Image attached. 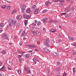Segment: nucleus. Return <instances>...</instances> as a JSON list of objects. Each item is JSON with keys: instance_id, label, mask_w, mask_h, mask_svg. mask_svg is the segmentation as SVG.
Returning a JSON list of instances; mask_svg holds the SVG:
<instances>
[{"instance_id": "f257e3e1", "label": "nucleus", "mask_w": 76, "mask_h": 76, "mask_svg": "<svg viewBox=\"0 0 76 76\" xmlns=\"http://www.w3.org/2000/svg\"><path fill=\"white\" fill-rule=\"evenodd\" d=\"M9 24L10 26H12L13 25L14 26H16L17 24L16 20L15 19H12L9 22Z\"/></svg>"}, {"instance_id": "f03ea898", "label": "nucleus", "mask_w": 76, "mask_h": 76, "mask_svg": "<svg viewBox=\"0 0 76 76\" xmlns=\"http://www.w3.org/2000/svg\"><path fill=\"white\" fill-rule=\"evenodd\" d=\"M31 31L35 34H38L39 33V32L38 31H37V29H31Z\"/></svg>"}, {"instance_id": "7ed1b4c3", "label": "nucleus", "mask_w": 76, "mask_h": 76, "mask_svg": "<svg viewBox=\"0 0 76 76\" xmlns=\"http://www.w3.org/2000/svg\"><path fill=\"white\" fill-rule=\"evenodd\" d=\"M3 39H6L7 38V34L6 33H4L1 35Z\"/></svg>"}, {"instance_id": "20e7f679", "label": "nucleus", "mask_w": 76, "mask_h": 76, "mask_svg": "<svg viewBox=\"0 0 76 76\" xmlns=\"http://www.w3.org/2000/svg\"><path fill=\"white\" fill-rule=\"evenodd\" d=\"M16 18L17 19L19 20H20L22 18L21 15H17L16 17Z\"/></svg>"}, {"instance_id": "39448f33", "label": "nucleus", "mask_w": 76, "mask_h": 76, "mask_svg": "<svg viewBox=\"0 0 76 76\" xmlns=\"http://www.w3.org/2000/svg\"><path fill=\"white\" fill-rule=\"evenodd\" d=\"M26 13H32V12L30 8H28L27 9V10L26 11Z\"/></svg>"}, {"instance_id": "423d86ee", "label": "nucleus", "mask_w": 76, "mask_h": 76, "mask_svg": "<svg viewBox=\"0 0 76 76\" xmlns=\"http://www.w3.org/2000/svg\"><path fill=\"white\" fill-rule=\"evenodd\" d=\"M26 9V6L25 5H22V6L21 7V9L22 10V12H23V10H24L25 9Z\"/></svg>"}, {"instance_id": "0eeeda50", "label": "nucleus", "mask_w": 76, "mask_h": 76, "mask_svg": "<svg viewBox=\"0 0 76 76\" xmlns=\"http://www.w3.org/2000/svg\"><path fill=\"white\" fill-rule=\"evenodd\" d=\"M44 50L45 52H46L47 53H50V50H48V49L47 48H45Z\"/></svg>"}, {"instance_id": "6e6552de", "label": "nucleus", "mask_w": 76, "mask_h": 76, "mask_svg": "<svg viewBox=\"0 0 76 76\" xmlns=\"http://www.w3.org/2000/svg\"><path fill=\"white\" fill-rule=\"evenodd\" d=\"M23 18L24 19H28L29 18V15H23Z\"/></svg>"}, {"instance_id": "1a4fd4ad", "label": "nucleus", "mask_w": 76, "mask_h": 76, "mask_svg": "<svg viewBox=\"0 0 76 76\" xmlns=\"http://www.w3.org/2000/svg\"><path fill=\"white\" fill-rule=\"evenodd\" d=\"M38 9L36 8L35 9V10L33 12V13L34 14L37 15L38 13Z\"/></svg>"}, {"instance_id": "9d476101", "label": "nucleus", "mask_w": 76, "mask_h": 76, "mask_svg": "<svg viewBox=\"0 0 76 76\" xmlns=\"http://www.w3.org/2000/svg\"><path fill=\"white\" fill-rule=\"evenodd\" d=\"M5 69V67L4 66L1 68H0V71H1V72H4Z\"/></svg>"}, {"instance_id": "9b49d317", "label": "nucleus", "mask_w": 76, "mask_h": 76, "mask_svg": "<svg viewBox=\"0 0 76 76\" xmlns=\"http://www.w3.org/2000/svg\"><path fill=\"white\" fill-rule=\"evenodd\" d=\"M70 10V7H69L66 8L65 10L66 12H69V10Z\"/></svg>"}, {"instance_id": "f8f14e48", "label": "nucleus", "mask_w": 76, "mask_h": 76, "mask_svg": "<svg viewBox=\"0 0 76 76\" xmlns=\"http://www.w3.org/2000/svg\"><path fill=\"white\" fill-rule=\"evenodd\" d=\"M30 35L32 36V37H35V33H34L33 32H31L30 33Z\"/></svg>"}, {"instance_id": "ddd939ff", "label": "nucleus", "mask_w": 76, "mask_h": 76, "mask_svg": "<svg viewBox=\"0 0 76 76\" xmlns=\"http://www.w3.org/2000/svg\"><path fill=\"white\" fill-rule=\"evenodd\" d=\"M4 27L3 23H1L0 24V29H2Z\"/></svg>"}, {"instance_id": "4468645a", "label": "nucleus", "mask_w": 76, "mask_h": 76, "mask_svg": "<svg viewBox=\"0 0 76 76\" xmlns=\"http://www.w3.org/2000/svg\"><path fill=\"white\" fill-rule=\"evenodd\" d=\"M6 6L5 5H2L1 6V8L2 9H6Z\"/></svg>"}, {"instance_id": "2eb2a0df", "label": "nucleus", "mask_w": 76, "mask_h": 76, "mask_svg": "<svg viewBox=\"0 0 76 76\" xmlns=\"http://www.w3.org/2000/svg\"><path fill=\"white\" fill-rule=\"evenodd\" d=\"M18 52L19 54H22V53H23V55H24V54H25V52L23 53L22 52V51H21L20 50H18Z\"/></svg>"}, {"instance_id": "dca6fc26", "label": "nucleus", "mask_w": 76, "mask_h": 76, "mask_svg": "<svg viewBox=\"0 0 76 76\" xmlns=\"http://www.w3.org/2000/svg\"><path fill=\"white\" fill-rule=\"evenodd\" d=\"M53 55L54 56H56L57 57L59 56V55H58L57 53L55 52L53 53Z\"/></svg>"}, {"instance_id": "f3484780", "label": "nucleus", "mask_w": 76, "mask_h": 76, "mask_svg": "<svg viewBox=\"0 0 76 76\" xmlns=\"http://www.w3.org/2000/svg\"><path fill=\"white\" fill-rule=\"evenodd\" d=\"M43 20L44 22H46V21L47 20V18L46 17H45L43 19Z\"/></svg>"}, {"instance_id": "a211bd4d", "label": "nucleus", "mask_w": 76, "mask_h": 76, "mask_svg": "<svg viewBox=\"0 0 76 76\" xmlns=\"http://www.w3.org/2000/svg\"><path fill=\"white\" fill-rule=\"evenodd\" d=\"M24 56L26 58H29V54H28V55L27 54H24Z\"/></svg>"}, {"instance_id": "6ab92c4d", "label": "nucleus", "mask_w": 76, "mask_h": 76, "mask_svg": "<svg viewBox=\"0 0 76 76\" xmlns=\"http://www.w3.org/2000/svg\"><path fill=\"white\" fill-rule=\"evenodd\" d=\"M51 31L52 32L54 33V32H56V29H51Z\"/></svg>"}, {"instance_id": "aec40b11", "label": "nucleus", "mask_w": 76, "mask_h": 76, "mask_svg": "<svg viewBox=\"0 0 76 76\" xmlns=\"http://www.w3.org/2000/svg\"><path fill=\"white\" fill-rule=\"evenodd\" d=\"M31 47H32L33 48H35L37 47V46L34 45H31Z\"/></svg>"}, {"instance_id": "412c9836", "label": "nucleus", "mask_w": 76, "mask_h": 76, "mask_svg": "<svg viewBox=\"0 0 76 76\" xmlns=\"http://www.w3.org/2000/svg\"><path fill=\"white\" fill-rule=\"evenodd\" d=\"M6 53V50H4L1 51V53H2L3 54H5Z\"/></svg>"}, {"instance_id": "4be33fe9", "label": "nucleus", "mask_w": 76, "mask_h": 76, "mask_svg": "<svg viewBox=\"0 0 76 76\" xmlns=\"http://www.w3.org/2000/svg\"><path fill=\"white\" fill-rule=\"evenodd\" d=\"M53 22H54V21L53 20L51 19L49 20V23H53Z\"/></svg>"}, {"instance_id": "5701e85b", "label": "nucleus", "mask_w": 76, "mask_h": 76, "mask_svg": "<svg viewBox=\"0 0 76 76\" xmlns=\"http://www.w3.org/2000/svg\"><path fill=\"white\" fill-rule=\"evenodd\" d=\"M50 39H47L46 40V43H49V42H50Z\"/></svg>"}, {"instance_id": "b1692460", "label": "nucleus", "mask_w": 76, "mask_h": 76, "mask_svg": "<svg viewBox=\"0 0 76 76\" xmlns=\"http://www.w3.org/2000/svg\"><path fill=\"white\" fill-rule=\"evenodd\" d=\"M48 11V10H45L42 12V13H44L47 12Z\"/></svg>"}, {"instance_id": "393cba45", "label": "nucleus", "mask_w": 76, "mask_h": 76, "mask_svg": "<svg viewBox=\"0 0 76 76\" xmlns=\"http://www.w3.org/2000/svg\"><path fill=\"white\" fill-rule=\"evenodd\" d=\"M24 23H25V25L26 26V25H27L28 24V20H25L24 21Z\"/></svg>"}, {"instance_id": "a878e982", "label": "nucleus", "mask_w": 76, "mask_h": 76, "mask_svg": "<svg viewBox=\"0 0 76 76\" xmlns=\"http://www.w3.org/2000/svg\"><path fill=\"white\" fill-rule=\"evenodd\" d=\"M47 72H48V76L50 75V70L48 69H47Z\"/></svg>"}, {"instance_id": "bb28decb", "label": "nucleus", "mask_w": 76, "mask_h": 76, "mask_svg": "<svg viewBox=\"0 0 76 76\" xmlns=\"http://www.w3.org/2000/svg\"><path fill=\"white\" fill-rule=\"evenodd\" d=\"M25 70L26 71H27L29 70V68L27 66H26L25 67Z\"/></svg>"}, {"instance_id": "cd10ccee", "label": "nucleus", "mask_w": 76, "mask_h": 76, "mask_svg": "<svg viewBox=\"0 0 76 76\" xmlns=\"http://www.w3.org/2000/svg\"><path fill=\"white\" fill-rule=\"evenodd\" d=\"M11 8H12V7L11 6H9L7 7V9L8 10H10Z\"/></svg>"}, {"instance_id": "c85d7f7f", "label": "nucleus", "mask_w": 76, "mask_h": 76, "mask_svg": "<svg viewBox=\"0 0 76 76\" xmlns=\"http://www.w3.org/2000/svg\"><path fill=\"white\" fill-rule=\"evenodd\" d=\"M72 55L75 56V55H76V51H74L72 53Z\"/></svg>"}, {"instance_id": "c756f323", "label": "nucleus", "mask_w": 76, "mask_h": 76, "mask_svg": "<svg viewBox=\"0 0 76 76\" xmlns=\"http://www.w3.org/2000/svg\"><path fill=\"white\" fill-rule=\"evenodd\" d=\"M60 0H53V2H58V1H59Z\"/></svg>"}, {"instance_id": "7c9ffc66", "label": "nucleus", "mask_w": 76, "mask_h": 76, "mask_svg": "<svg viewBox=\"0 0 76 76\" xmlns=\"http://www.w3.org/2000/svg\"><path fill=\"white\" fill-rule=\"evenodd\" d=\"M65 17L66 18H69V16H70V15H68V14H66L65 15Z\"/></svg>"}, {"instance_id": "2f4dec72", "label": "nucleus", "mask_w": 76, "mask_h": 76, "mask_svg": "<svg viewBox=\"0 0 76 76\" xmlns=\"http://www.w3.org/2000/svg\"><path fill=\"white\" fill-rule=\"evenodd\" d=\"M15 13H16V10H14L12 12V14H14Z\"/></svg>"}, {"instance_id": "473e14b6", "label": "nucleus", "mask_w": 76, "mask_h": 76, "mask_svg": "<svg viewBox=\"0 0 76 76\" xmlns=\"http://www.w3.org/2000/svg\"><path fill=\"white\" fill-rule=\"evenodd\" d=\"M69 39L70 40H71V41H72L74 39V38L72 37H70L69 38Z\"/></svg>"}, {"instance_id": "72a5a7b5", "label": "nucleus", "mask_w": 76, "mask_h": 76, "mask_svg": "<svg viewBox=\"0 0 76 76\" xmlns=\"http://www.w3.org/2000/svg\"><path fill=\"white\" fill-rule=\"evenodd\" d=\"M66 14V12H64L61 13V15L63 16V15H65Z\"/></svg>"}, {"instance_id": "f704fd0d", "label": "nucleus", "mask_w": 76, "mask_h": 76, "mask_svg": "<svg viewBox=\"0 0 76 76\" xmlns=\"http://www.w3.org/2000/svg\"><path fill=\"white\" fill-rule=\"evenodd\" d=\"M41 22L39 21L38 22V23H37V25H41Z\"/></svg>"}, {"instance_id": "c9c22d12", "label": "nucleus", "mask_w": 76, "mask_h": 76, "mask_svg": "<svg viewBox=\"0 0 76 76\" xmlns=\"http://www.w3.org/2000/svg\"><path fill=\"white\" fill-rule=\"evenodd\" d=\"M19 44L20 45V46H21V45H22V41H21L20 42Z\"/></svg>"}, {"instance_id": "e433bc0d", "label": "nucleus", "mask_w": 76, "mask_h": 76, "mask_svg": "<svg viewBox=\"0 0 76 76\" xmlns=\"http://www.w3.org/2000/svg\"><path fill=\"white\" fill-rule=\"evenodd\" d=\"M36 5H34V6H33L31 8H34V9H36Z\"/></svg>"}, {"instance_id": "4c0bfd02", "label": "nucleus", "mask_w": 76, "mask_h": 76, "mask_svg": "<svg viewBox=\"0 0 76 76\" xmlns=\"http://www.w3.org/2000/svg\"><path fill=\"white\" fill-rule=\"evenodd\" d=\"M10 27V25H8L6 26V28L7 29V28H9Z\"/></svg>"}, {"instance_id": "58836bf2", "label": "nucleus", "mask_w": 76, "mask_h": 76, "mask_svg": "<svg viewBox=\"0 0 76 76\" xmlns=\"http://www.w3.org/2000/svg\"><path fill=\"white\" fill-rule=\"evenodd\" d=\"M73 73H75V72H76V70H75V68H73Z\"/></svg>"}, {"instance_id": "ea45409f", "label": "nucleus", "mask_w": 76, "mask_h": 76, "mask_svg": "<svg viewBox=\"0 0 76 76\" xmlns=\"http://www.w3.org/2000/svg\"><path fill=\"white\" fill-rule=\"evenodd\" d=\"M31 10H32V11L33 12H34V11L35 10V9L33 8H32Z\"/></svg>"}, {"instance_id": "a19ab883", "label": "nucleus", "mask_w": 76, "mask_h": 76, "mask_svg": "<svg viewBox=\"0 0 76 76\" xmlns=\"http://www.w3.org/2000/svg\"><path fill=\"white\" fill-rule=\"evenodd\" d=\"M59 1L61 3H62V2L64 3V0H59Z\"/></svg>"}, {"instance_id": "79ce46f5", "label": "nucleus", "mask_w": 76, "mask_h": 76, "mask_svg": "<svg viewBox=\"0 0 76 76\" xmlns=\"http://www.w3.org/2000/svg\"><path fill=\"white\" fill-rule=\"evenodd\" d=\"M49 3L50 4V2H47V3H46L45 4H46V6H48V4H49Z\"/></svg>"}, {"instance_id": "37998d69", "label": "nucleus", "mask_w": 76, "mask_h": 76, "mask_svg": "<svg viewBox=\"0 0 76 76\" xmlns=\"http://www.w3.org/2000/svg\"><path fill=\"white\" fill-rule=\"evenodd\" d=\"M45 44L48 47H50V45H49L47 43H45Z\"/></svg>"}, {"instance_id": "c03bdc74", "label": "nucleus", "mask_w": 76, "mask_h": 76, "mask_svg": "<svg viewBox=\"0 0 76 76\" xmlns=\"http://www.w3.org/2000/svg\"><path fill=\"white\" fill-rule=\"evenodd\" d=\"M21 71L20 70H18V72L19 74H20Z\"/></svg>"}, {"instance_id": "a18cd8bd", "label": "nucleus", "mask_w": 76, "mask_h": 76, "mask_svg": "<svg viewBox=\"0 0 76 76\" xmlns=\"http://www.w3.org/2000/svg\"><path fill=\"white\" fill-rule=\"evenodd\" d=\"M59 6L61 7H63V4H59Z\"/></svg>"}, {"instance_id": "49530a36", "label": "nucleus", "mask_w": 76, "mask_h": 76, "mask_svg": "<svg viewBox=\"0 0 76 76\" xmlns=\"http://www.w3.org/2000/svg\"><path fill=\"white\" fill-rule=\"evenodd\" d=\"M31 70H28V72H27V73H31Z\"/></svg>"}, {"instance_id": "de8ad7c7", "label": "nucleus", "mask_w": 76, "mask_h": 76, "mask_svg": "<svg viewBox=\"0 0 76 76\" xmlns=\"http://www.w3.org/2000/svg\"><path fill=\"white\" fill-rule=\"evenodd\" d=\"M66 75H67V74H66V73H64L63 74V76H66Z\"/></svg>"}, {"instance_id": "09e8293b", "label": "nucleus", "mask_w": 76, "mask_h": 76, "mask_svg": "<svg viewBox=\"0 0 76 76\" xmlns=\"http://www.w3.org/2000/svg\"><path fill=\"white\" fill-rule=\"evenodd\" d=\"M59 70V68H56V72H57Z\"/></svg>"}, {"instance_id": "8fccbe9b", "label": "nucleus", "mask_w": 76, "mask_h": 76, "mask_svg": "<svg viewBox=\"0 0 76 76\" xmlns=\"http://www.w3.org/2000/svg\"><path fill=\"white\" fill-rule=\"evenodd\" d=\"M37 57H35L33 59V60L34 61H36V60H37Z\"/></svg>"}, {"instance_id": "3c124183", "label": "nucleus", "mask_w": 76, "mask_h": 76, "mask_svg": "<svg viewBox=\"0 0 76 76\" xmlns=\"http://www.w3.org/2000/svg\"><path fill=\"white\" fill-rule=\"evenodd\" d=\"M57 64L58 65H60V64H61V63H60V62H57Z\"/></svg>"}, {"instance_id": "603ef678", "label": "nucleus", "mask_w": 76, "mask_h": 76, "mask_svg": "<svg viewBox=\"0 0 76 76\" xmlns=\"http://www.w3.org/2000/svg\"><path fill=\"white\" fill-rule=\"evenodd\" d=\"M75 7H73V8H72V11H73L75 10Z\"/></svg>"}, {"instance_id": "864d4df0", "label": "nucleus", "mask_w": 76, "mask_h": 76, "mask_svg": "<svg viewBox=\"0 0 76 76\" xmlns=\"http://www.w3.org/2000/svg\"><path fill=\"white\" fill-rule=\"evenodd\" d=\"M34 22L35 23H38V21H37V20H35L34 21Z\"/></svg>"}, {"instance_id": "5fc2aeb1", "label": "nucleus", "mask_w": 76, "mask_h": 76, "mask_svg": "<svg viewBox=\"0 0 76 76\" xmlns=\"http://www.w3.org/2000/svg\"><path fill=\"white\" fill-rule=\"evenodd\" d=\"M19 60L20 61V62L22 61V60H21V59L20 58H19Z\"/></svg>"}, {"instance_id": "6e6d98bb", "label": "nucleus", "mask_w": 76, "mask_h": 76, "mask_svg": "<svg viewBox=\"0 0 76 76\" xmlns=\"http://www.w3.org/2000/svg\"><path fill=\"white\" fill-rule=\"evenodd\" d=\"M24 34H25V33H23L21 34V37H23V36L24 35Z\"/></svg>"}, {"instance_id": "4d7b16f0", "label": "nucleus", "mask_w": 76, "mask_h": 76, "mask_svg": "<svg viewBox=\"0 0 76 76\" xmlns=\"http://www.w3.org/2000/svg\"><path fill=\"white\" fill-rule=\"evenodd\" d=\"M3 65V64H2V63L0 61V66H2Z\"/></svg>"}, {"instance_id": "13d9d810", "label": "nucleus", "mask_w": 76, "mask_h": 76, "mask_svg": "<svg viewBox=\"0 0 76 76\" xmlns=\"http://www.w3.org/2000/svg\"><path fill=\"white\" fill-rule=\"evenodd\" d=\"M32 25H33V26H36V24L34 23H32Z\"/></svg>"}, {"instance_id": "bf43d9fd", "label": "nucleus", "mask_w": 76, "mask_h": 76, "mask_svg": "<svg viewBox=\"0 0 76 76\" xmlns=\"http://www.w3.org/2000/svg\"><path fill=\"white\" fill-rule=\"evenodd\" d=\"M27 47H31V45H26Z\"/></svg>"}, {"instance_id": "052dcab7", "label": "nucleus", "mask_w": 76, "mask_h": 76, "mask_svg": "<svg viewBox=\"0 0 76 76\" xmlns=\"http://www.w3.org/2000/svg\"><path fill=\"white\" fill-rule=\"evenodd\" d=\"M58 41L60 42H61V39H58Z\"/></svg>"}, {"instance_id": "680f3d73", "label": "nucleus", "mask_w": 76, "mask_h": 76, "mask_svg": "<svg viewBox=\"0 0 76 76\" xmlns=\"http://www.w3.org/2000/svg\"><path fill=\"white\" fill-rule=\"evenodd\" d=\"M74 46H76V42L74 44Z\"/></svg>"}, {"instance_id": "e2e57ef3", "label": "nucleus", "mask_w": 76, "mask_h": 76, "mask_svg": "<svg viewBox=\"0 0 76 76\" xmlns=\"http://www.w3.org/2000/svg\"><path fill=\"white\" fill-rule=\"evenodd\" d=\"M8 69H9V70H12V68H11V67H10V68H9V67H8Z\"/></svg>"}, {"instance_id": "0e129e2a", "label": "nucleus", "mask_w": 76, "mask_h": 76, "mask_svg": "<svg viewBox=\"0 0 76 76\" xmlns=\"http://www.w3.org/2000/svg\"><path fill=\"white\" fill-rule=\"evenodd\" d=\"M28 52H29L30 53H32L33 51V50H29L28 51Z\"/></svg>"}, {"instance_id": "69168bd1", "label": "nucleus", "mask_w": 76, "mask_h": 76, "mask_svg": "<svg viewBox=\"0 0 76 76\" xmlns=\"http://www.w3.org/2000/svg\"><path fill=\"white\" fill-rule=\"evenodd\" d=\"M3 32V30L1 29V30H0V32Z\"/></svg>"}, {"instance_id": "338daca9", "label": "nucleus", "mask_w": 76, "mask_h": 76, "mask_svg": "<svg viewBox=\"0 0 76 76\" xmlns=\"http://www.w3.org/2000/svg\"><path fill=\"white\" fill-rule=\"evenodd\" d=\"M35 51H36L38 52V49H35L34 50Z\"/></svg>"}, {"instance_id": "774afa93", "label": "nucleus", "mask_w": 76, "mask_h": 76, "mask_svg": "<svg viewBox=\"0 0 76 76\" xmlns=\"http://www.w3.org/2000/svg\"><path fill=\"white\" fill-rule=\"evenodd\" d=\"M18 57H19V58H20L22 57V56L19 55V56H18Z\"/></svg>"}]
</instances>
